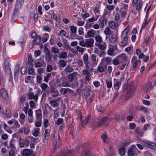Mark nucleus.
<instances>
[{
	"label": "nucleus",
	"mask_w": 156,
	"mask_h": 156,
	"mask_svg": "<svg viewBox=\"0 0 156 156\" xmlns=\"http://www.w3.org/2000/svg\"><path fill=\"white\" fill-rule=\"evenodd\" d=\"M115 119L119 122L121 120L123 119V117L122 116H121L119 115H118L116 116L115 117Z\"/></svg>",
	"instance_id": "bf43d9fd"
},
{
	"label": "nucleus",
	"mask_w": 156,
	"mask_h": 156,
	"mask_svg": "<svg viewBox=\"0 0 156 156\" xmlns=\"http://www.w3.org/2000/svg\"><path fill=\"white\" fill-rule=\"evenodd\" d=\"M142 142L144 143L145 146L152 149L154 148L156 146V145L155 144L149 141L144 140L142 141Z\"/></svg>",
	"instance_id": "9d476101"
},
{
	"label": "nucleus",
	"mask_w": 156,
	"mask_h": 156,
	"mask_svg": "<svg viewBox=\"0 0 156 156\" xmlns=\"http://www.w3.org/2000/svg\"><path fill=\"white\" fill-rule=\"evenodd\" d=\"M106 68V67L104 68L101 64H100L98 66L97 68V70L100 72H102L105 71Z\"/></svg>",
	"instance_id": "58836bf2"
},
{
	"label": "nucleus",
	"mask_w": 156,
	"mask_h": 156,
	"mask_svg": "<svg viewBox=\"0 0 156 156\" xmlns=\"http://www.w3.org/2000/svg\"><path fill=\"white\" fill-rule=\"evenodd\" d=\"M128 156H137V153L136 151L132 148L129 149L127 152Z\"/></svg>",
	"instance_id": "f3484780"
},
{
	"label": "nucleus",
	"mask_w": 156,
	"mask_h": 156,
	"mask_svg": "<svg viewBox=\"0 0 156 156\" xmlns=\"http://www.w3.org/2000/svg\"><path fill=\"white\" fill-rule=\"evenodd\" d=\"M73 69L69 65H67L64 69V71L66 72L70 73L73 71Z\"/></svg>",
	"instance_id": "c756f323"
},
{
	"label": "nucleus",
	"mask_w": 156,
	"mask_h": 156,
	"mask_svg": "<svg viewBox=\"0 0 156 156\" xmlns=\"http://www.w3.org/2000/svg\"><path fill=\"white\" fill-rule=\"evenodd\" d=\"M91 152L89 151L87 152H82V155L83 156H91Z\"/></svg>",
	"instance_id": "69168bd1"
},
{
	"label": "nucleus",
	"mask_w": 156,
	"mask_h": 156,
	"mask_svg": "<svg viewBox=\"0 0 156 156\" xmlns=\"http://www.w3.org/2000/svg\"><path fill=\"white\" fill-rule=\"evenodd\" d=\"M85 69L82 70V73L84 76L89 75L90 74V72L89 71V66H84Z\"/></svg>",
	"instance_id": "412c9836"
},
{
	"label": "nucleus",
	"mask_w": 156,
	"mask_h": 156,
	"mask_svg": "<svg viewBox=\"0 0 156 156\" xmlns=\"http://www.w3.org/2000/svg\"><path fill=\"white\" fill-rule=\"evenodd\" d=\"M19 143L20 147L23 148L25 146V141L22 139L20 138L19 139Z\"/></svg>",
	"instance_id": "37998d69"
},
{
	"label": "nucleus",
	"mask_w": 156,
	"mask_h": 156,
	"mask_svg": "<svg viewBox=\"0 0 156 156\" xmlns=\"http://www.w3.org/2000/svg\"><path fill=\"white\" fill-rule=\"evenodd\" d=\"M106 47V45L105 43L104 44H100L99 45V48L102 50H104L105 49Z\"/></svg>",
	"instance_id": "052dcab7"
},
{
	"label": "nucleus",
	"mask_w": 156,
	"mask_h": 156,
	"mask_svg": "<svg viewBox=\"0 0 156 156\" xmlns=\"http://www.w3.org/2000/svg\"><path fill=\"white\" fill-rule=\"evenodd\" d=\"M119 154L121 156L125 155L126 153V149L124 147L120 148L119 150Z\"/></svg>",
	"instance_id": "7c9ffc66"
},
{
	"label": "nucleus",
	"mask_w": 156,
	"mask_h": 156,
	"mask_svg": "<svg viewBox=\"0 0 156 156\" xmlns=\"http://www.w3.org/2000/svg\"><path fill=\"white\" fill-rule=\"evenodd\" d=\"M121 65L120 66V69L123 70L126 66H127L129 63L128 56L125 53H122L117 57Z\"/></svg>",
	"instance_id": "f03ea898"
},
{
	"label": "nucleus",
	"mask_w": 156,
	"mask_h": 156,
	"mask_svg": "<svg viewBox=\"0 0 156 156\" xmlns=\"http://www.w3.org/2000/svg\"><path fill=\"white\" fill-rule=\"evenodd\" d=\"M121 84V81H119L116 83L114 85V89L118 90Z\"/></svg>",
	"instance_id": "72a5a7b5"
},
{
	"label": "nucleus",
	"mask_w": 156,
	"mask_h": 156,
	"mask_svg": "<svg viewBox=\"0 0 156 156\" xmlns=\"http://www.w3.org/2000/svg\"><path fill=\"white\" fill-rule=\"evenodd\" d=\"M152 87L153 86L151 83H149L144 86V88L145 89V90L146 91H147L150 90Z\"/></svg>",
	"instance_id": "cd10ccee"
},
{
	"label": "nucleus",
	"mask_w": 156,
	"mask_h": 156,
	"mask_svg": "<svg viewBox=\"0 0 156 156\" xmlns=\"http://www.w3.org/2000/svg\"><path fill=\"white\" fill-rule=\"evenodd\" d=\"M30 18L37 19L38 17V14L37 12L35 11L31 12L30 13Z\"/></svg>",
	"instance_id": "393cba45"
},
{
	"label": "nucleus",
	"mask_w": 156,
	"mask_h": 156,
	"mask_svg": "<svg viewBox=\"0 0 156 156\" xmlns=\"http://www.w3.org/2000/svg\"><path fill=\"white\" fill-rule=\"evenodd\" d=\"M101 61L102 62H106L107 64H110L112 61V58L109 57H105L102 59Z\"/></svg>",
	"instance_id": "5701e85b"
},
{
	"label": "nucleus",
	"mask_w": 156,
	"mask_h": 156,
	"mask_svg": "<svg viewBox=\"0 0 156 156\" xmlns=\"http://www.w3.org/2000/svg\"><path fill=\"white\" fill-rule=\"evenodd\" d=\"M110 30V28L109 27H107L105 29L104 33L106 35H110L111 33V31Z\"/></svg>",
	"instance_id": "79ce46f5"
},
{
	"label": "nucleus",
	"mask_w": 156,
	"mask_h": 156,
	"mask_svg": "<svg viewBox=\"0 0 156 156\" xmlns=\"http://www.w3.org/2000/svg\"><path fill=\"white\" fill-rule=\"evenodd\" d=\"M44 63L43 57H41L37 60V62L35 64V67L36 68L40 67L42 66Z\"/></svg>",
	"instance_id": "9b49d317"
},
{
	"label": "nucleus",
	"mask_w": 156,
	"mask_h": 156,
	"mask_svg": "<svg viewBox=\"0 0 156 156\" xmlns=\"http://www.w3.org/2000/svg\"><path fill=\"white\" fill-rule=\"evenodd\" d=\"M43 124L44 128H47L48 125V121L47 119H45L43 122Z\"/></svg>",
	"instance_id": "e2e57ef3"
},
{
	"label": "nucleus",
	"mask_w": 156,
	"mask_h": 156,
	"mask_svg": "<svg viewBox=\"0 0 156 156\" xmlns=\"http://www.w3.org/2000/svg\"><path fill=\"white\" fill-rule=\"evenodd\" d=\"M109 26L112 29H114L115 27V23L113 21H111L109 23Z\"/></svg>",
	"instance_id": "680f3d73"
},
{
	"label": "nucleus",
	"mask_w": 156,
	"mask_h": 156,
	"mask_svg": "<svg viewBox=\"0 0 156 156\" xmlns=\"http://www.w3.org/2000/svg\"><path fill=\"white\" fill-rule=\"evenodd\" d=\"M95 31L91 29L88 30L87 32V35L89 37H94L95 34Z\"/></svg>",
	"instance_id": "c85d7f7f"
},
{
	"label": "nucleus",
	"mask_w": 156,
	"mask_h": 156,
	"mask_svg": "<svg viewBox=\"0 0 156 156\" xmlns=\"http://www.w3.org/2000/svg\"><path fill=\"white\" fill-rule=\"evenodd\" d=\"M94 40L92 38L86 39L85 41L83 40L80 41L79 45L83 47L87 48H91L94 46Z\"/></svg>",
	"instance_id": "7ed1b4c3"
},
{
	"label": "nucleus",
	"mask_w": 156,
	"mask_h": 156,
	"mask_svg": "<svg viewBox=\"0 0 156 156\" xmlns=\"http://www.w3.org/2000/svg\"><path fill=\"white\" fill-rule=\"evenodd\" d=\"M52 58V55L50 54H48L45 55V59L47 62H50L51 61Z\"/></svg>",
	"instance_id": "a19ab883"
},
{
	"label": "nucleus",
	"mask_w": 156,
	"mask_h": 156,
	"mask_svg": "<svg viewBox=\"0 0 156 156\" xmlns=\"http://www.w3.org/2000/svg\"><path fill=\"white\" fill-rule=\"evenodd\" d=\"M94 37L95 38L97 42L99 43H101L102 41V37H101L100 35L96 36L95 37Z\"/></svg>",
	"instance_id": "c9c22d12"
},
{
	"label": "nucleus",
	"mask_w": 156,
	"mask_h": 156,
	"mask_svg": "<svg viewBox=\"0 0 156 156\" xmlns=\"http://www.w3.org/2000/svg\"><path fill=\"white\" fill-rule=\"evenodd\" d=\"M39 129H38L34 131L33 133V135L34 136H38V134H39Z\"/></svg>",
	"instance_id": "774afa93"
},
{
	"label": "nucleus",
	"mask_w": 156,
	"mask_h": 156,
	"mask_svg": "<svg viewBox=\"0 0 156 156\" xmlns=\"http://www.w3.org/2000/svg\"><path fill=\"white\" fill-rule=\"evenodd\" d=\"M70 35L71 36H74L76 33L77 28L74 26H70Z\"/></svg>",
	"instance_id": "6ab92c4d"
},
{
	"label": "nucleus",
	"mask_w": 156,
	"mask_h": 156,
	"mask_svg": "<svg viewBox=\"0 0 156 156\" xmlns=\"http://www.w3.org/2000/svg\"><path fill=\"white\" fill-rule=\"evenodd\" d=\"M8 123L9 124H14V127L15 128H17L20 127V125L17 121L14 119L8 121Z\"/></svg>",
	"instance_id": "f8f14e48"
},
{
	"label": "nucleus",
	"mask_w": 156,
	"mask_h": 156,
	"mask_svg": "<svg viewBox=\"0 0 156 156\" xmlns=\"http://www.w3.org/2000/svg\"><path fill=\"white\" fill-rule=\"evenodd\" d=\"M76 48L77 50L80 52H82L84 51V48L79 46H77L76 47Z\"/></svg>",
	"instance_id": "0e129e2a"
},
{
	"label": "nucleus",
	"mask_w": 156,
	"mask_h": 156,
	"mask_svg": "<svg viewBox=\"0 0 156 156\" xmlns=\"http://www.w3.org/2000/svg\"><path fill=\"white\" fill-rule=\"evenodd\" d=\"M26 97L24 95H22L21 96L20 100V104H23L26 100Z\"/></svg>",
	"instance_id": "49530a36"
},
{
	"label": "nucleus",
	"mask_w": 156,
	"mask_h": 156,
	"mask_svg": "<svg viewBox=\"0 0 156 156\" xmlns=\"http://www.w3.org/2000/svg\"><path fill=\"white\" fill-rule=\"evenodd\" d=\"M40 86L42 90L43 91H44L45 89L48 86L45 83H42L41 84Z\"/></svg>",
	"instance_id": "603ef678"
},
{
	"label": "nucleus",
	"mask_w": 156,
	"mask_h": 156,
	"mask_svg": "<svg viewBox=\"0 0 156 156\" xmlns=\"http://www.w3.org/2000/svg\"><path fill=\"white\" fill-rule=\"evenodd\" d=\"M36 116L37 120H41L42 119V112L41 110L38 109L36 111Z\"/></svg>",
	"instance_id": "a211bd4d"
},
{
	"label": "nucleus",
	"mask_w": 156,
	"mask_h": 156,
	"mask_svg": "<svg viewBox=\"0 0 156 156\" xmlns=\"http://www.w3.org/2000/svg\"><path fill=\"white\" fill-rule=\"evenodd\" d=\"M83 60L85 66H89L90 62L89 61V57L88 54H85L83 56Z\"/></svg>",
	"instance_id": "aec40b11"
},
{
	"label": "nucleus",
	"mask_w": 156,
	"mask_h": 156,
	"mask_svg": "<svg viewBox=\"0 0 156 156\" xmlns=\"http://www.w3.org/2000/svg\"><path fill=\"white\" fill-rule=\"evenodd\" d=\"M46 70L48 72H50L51 71L52 69V67L50 65H48L47 66Z\"/></svg>",
	"instance_id": "338daca9"
},
{
	"label": "nucleus",
	"mask_w": 156,
	"mask_h": 156,
	"mask_svg": "<svg viewBox=\"0 0 156 156\" xmlns=\"http://www.w3.org/2000/svg\"><path fill=\"white\" fill-rule=\"evenodd\" d=\"M78 67H83V61L81 59H78L76 62Z\"/></svg>",
	"instance_id": "c03bdc74"
},
{
	"label": "nucleus",
	"mask_w": 156,
	"mask_h": 156,
	"mask_svg": "<svg viewBox=\"0 0 156 156\" xmlns=\"http://www.w3.org/2000/svg\"><path fill=\"white\" fill-rule=\"evenodd\" d=\"M90 89L88 88L85 89L84 91V95L86 96H88L90 94Z\"/></svg>",
	"instance_id": "a18cd8bd"
},
{
	"label": "nucleus",
	"mask_w": 156,
	"mask_h": 156,
	"mask_svg": "<svg viewBox=\"0 0 156 156\" xmlns=\"http://www.w3.org/2000/svg\"><path fill=\"white\" fill-rule=\"evenodd\" d=\"M41 80H42V78H41V75L38 74L37 76V82L38 83L40 84L41 83Z\"/></svg>",
	"instance_id": "de8ad7c7"
},
{
	"label": "nucleus",
	"mask_w": 156,
	"mask_h": 156,
	"mask_svg": "<svg viewBox=\"0 0 156 156\" xmlns=\"http://www.w3.org/2000/svg\"><path fill=\"white\" fill-rule=\"evenodd\" d=\"M41 37L39 35H37L33 41L34 44H39L41 41Z\"/></svg>",
	"instance_id": "b1692460"
},
{
	"label": "nucleus",
	"mask_w": 156,
	"mask_h": 156,
	"mask_svg": "<svg viewBox=\"0 0 156 156\" xmlns=\"http://www.w3.org/2000/svg\"><path fill=\"white\" fill-rule=\"evenodd\" d=\"M116 36L115 34H112L109 37V42L111 43H114L116 40Z\"/></svg>",
	"instance_id": "bb28decb"
},
{
	"label": "nucleus",
	"mask_w": 156,
	"mask_h": 156,
	"mask_svg": "<svg viewBox=\"0 0 156 156\" xmlns=\"http://www.w3.org/2000/svg\"><path fill=\"white\" fill-rule=\"evenodd\" d=\"M71 90L69 88H61L60 90V92L62 94H66L67 92Z\"/></svg>",
	"instance_id": "4c0bfd02"
},
{
	"label": "nucleus",
	"mask_w": 156,
	"mask_h": 156,
	"mask_svg": "<svg viewBox=\"0 0 156 156\" xmlns=\"http://www.w3.org/2000/svg\"><path fill=\"white\" fill-rule=\"evenodd\" d=\"M53 146L54 148L56 147L58 141L59 140L60 136L58 133L55 132L52 134Z\"/></svg>",
	"instance_id": "423d86ee"
},
{
	"label": "nucleus",
	"mask_w": 156,
	"mask_h": 156,
	"mask_svg": "<svg viewBox=\"0 0 156 156\" xmlns=\"http://www.w3.org/2000/svg\"><path fill=\"white\" fill-rule=\"evenodd\" d=\"M105 83L107 85V87L108 88H110L112 86V83L111 81H108L107 80H106L105 81Z\"/></svg>",
	"instance_id": "4d7b16f0"
},
{
	"label": "nucleus",
	"mask_w": 156,
	"mask_h": 156,
	"mask_svg": "<svg viewBox=\"0 0 156 156\" xmlns=\"http://www.w3.org/2000/svg\"><path fill=\"white\" fill-rule=\"evenodd\" d=\"M42 120H39L35 123V126L37 127H40L41 125Z\"/></svg>",
	"instance_id": "3c124183"
},
{
	"label": "nucleus",
	"mask_w": 156,
	"mask_h": 156,
	"mask_svg": "<svg viewBox=\"0 0 156 156\" xmlns=\"http://www.w3.org/2000/svg\"><path fill=\"white\" fill-rule=\"evenodd\" d=\"M135 90V87L132 83H129L127 88V94L128 97H132Z\"/></svg>",
	"instance_id": "39448f33"
},
{
	"label": "nucleus",
	"mask_w": 156,
	"mask_h": 156,
	"mask_svg": "<svg viewBox=\"0 0 156 156\" xmlns=\"http://www.w3.org/2000/svg\"><path fill=\"white\" fill-rule=\"evenodd\" d=\"M18 9H20L19 8H17L16 7V5H15V9L14 12L13 13V16H19L20 14L19 11Z\"/></svg>",
	"instance_id": "e433bc0d"
},
{
	"label": "nucleus",
	"mask_w": 156,
	"mask_h": 156,
	"mask_svg": "<svg viewBox=\"0 0 156 156\" xmlns=\"http://www.w3.org/2000/svg\"><path fill=\"white\" fill-rule=\"evenodd\" d=\"M44 138H45L46 139H48L50 135V133L49 132H48V129H46L45 130L44 133Z\"/></svg>",
	"instance_id": "864d4df0"
},
{
	"label": "nucleus",
	"mask_w": 156,
	"mask_h": 156,
	"mask_svg": "<svg viewBox=\"0 0 156 156\" xmlns=\"http://www.w3.org/2000/svg\"><path fill=\"white\" fill-rule=\"evenodd\" d=\"M99 25L101 28H103L107 24V20L104 16L101 17L99 20Z\"/></svg>",
	"instance_id": "1a4fd4ad"
},
{
	"label": "nucleus",
	"mask_w": 156,
	"mask_h": 156,
	"mask_svg": "<svg viewBox=\"0 0 156 156\" xmlns=\"http://www.w3.org/2000/svg\"><path fill=\"white\" fill-rule=\"evenodd\" d=\"M5 114L6 116L8 117H10L11 115V114L10 110L9 109L7 108L6 110Z\"/></svg>",
	"instance_id": "8fccbe9b"
},
{
	"label": "nucleus",
	"mask_w": 156,
	"mask_h": 156,
	"mask_svg": "<svg viewBox=\"0 0 156 156\" xmlns=\"http://www.w3.org/2000/svg\"><path fill=\"white\" fill-rule=\"evenodd\" d=\"M21 155L23 156H35V153L33 150L26 149L23 150Z\"/></svg>",
	"instance_id": "0eeeda50"
},
{
	"label": "nucleus",
	"mask_w": 156,
	"mask_h": 156,
	"mask_svg": "<svg viewBox=\"0 0 156 156\" xmlns=\"http://www.w3.org/2000/svg\"><path fill=\"white\" fill-rule=\"evenodd\" d=\"M140 63V60H137V61H136L133 62H132V65L130 69L133 71L135 72L136 69L138 68V65Z\"/></svg>",
	"instance_id": "6e6552de"
},
{
	"label": "nucleus",
	"mask_w": 156,
	"mask_h": 156,
	"mask_svg": "<svg viewBox=\"0 0 156 156\" xmlns=\"http://www.w3.org/2000/svg\"><path fill=\"white\" fill-rule=\"evenodd\" d=\"M67 53L66 52H63L59 54L58 56L59 59H65L67 57Z\"/></svg>",
	"instance_id": "a878e982"
},
{
	"label": "nucleus",
	"mask_w": 156,
	"mask_h": 156,
	"mask_svg": "<svg viewBox=\"0 0 156 156\" xmlns=\"http://www.w3.org/2000/svg\"><path fill=\"white\" fill-rule=\"evenodd\" d=\"M27 71V69L25 67H22L21 69V73L22 74H25Z\"/></svg>",
	"instance_id": "6e6d98bb"
},
{
	"label": "nucleus",
	"mask_w": 156,
	"mask_h": 156,
	"mask_svg": "<svg viewBox=\"0 0 156 156\" xmlns=\"http://www.w3.org/2000/svg\"><path fill=\"white\" fill-rule=\"evenodd\" d=\"M143 5V2L141 0H140L138 3L137 4L136 9V10L139 11L142 7Z\"/></svg>",
	"instance_id": "2f4dec72"
},
{
	"label": "nucleus",
	"mask_w": 156,
	"mask_h": 156,
	"mask_svg": "<svg viewBox=\"0 0 156 156\" xmlns=\"http://www.w3.org/2000/svg\"><path fill=\"white\" fill-rule=\"evenodd\" d=\"M24 0H16V7L20 9H21L23 5Z\"/></svg>",
	"instance_id": "4be33fe9"
},
{
	"label": "nucleus",
	"mask_w": 156,
	"mask_h": 156,
	"mask_svg": "<svg viewBox=\"0 0 156 156\" xmlns=\"http://www.w3.org/2000/svg\"><path fill=\"white\" fill-rule=\"evenodd\" d=\"M0 93L2 97L5 99H8L9 98L7 93L6 90L3 88H2L0 91Z\"/></svg>",
	"instance_id": "dca6fc26"
},
{
	"label": "nucleus",
	"mask_w": 156,
	"mask_h": 156,
	"mask_svg": "<svg viewBox=\"0 0 156 156\" xmlns=\"http://www.w3.org/2000/svg\"><path fill=\"white\" fill-rule=\"evenodd\" d=\"M27 119L28 122L29 123L33 122L34 119L33 116H28Z\"/></svg>",
	"instance_id": "13d9d810"
},
{
	"label": "nucleus",
	"mask_w": 156,
	"mask_h": 156,
	"mask_svg": "<svg viewBox=\"0 0 156 156\" xmlns=\"http://www.w3.org/2000/svg\"><path fill=\"white\" fill-rule=\"evenodd\" d=\"M28 73L29 74H31L33 75H35V73L34 72V69L32 67H30L28 68Z\"/></svg>",
	"instance_id": "09e8293b"
},
{
	"label": "nucleus",
	"mask_w": 156,
	"mask_h": 156,
	"mask_svg": "<svg viewBox=\"0 0 156 156\" xmlns=\"http://www.w3.org/2000/svg\"><path fill=\"white\" fill-rule=\"evenodd\" d=\"M59 65L62 67H65L66 65V63L64 60H60L59 61Z\"/></svg>",
	"instance_id": "ea45409f"
},
{
	"label": "nucleus",
	"mask_w": 156,
	"mask_h": 156,
	"mask_svg": "<svg viewBox=\"0 0 156 156\" xmlns=\"http://www.w3.org/2000/svg\"><path fill=\"white\" fill-rule=\"evenodd\" d=\"M28 98L30 99H34L37 101L38 99V94H36L34 95L33 93H30L28 94Z\"/></svg>",
	"instance_id": "4468645a"
},
{
	"label": "nucleus",
	"mask_w": 156,
	"mask_h": 156,
	"mask_svg": "<svg viewBox=\"0 0 156 156\" xmlns=\"http://www.w3.org/2000/svg\"><path fill=\"white\" fill-rule=\"evenodd\" d=\"M50 104L54 108L58 107L59 104L57 103L55 100H52L50 101Z\"/></svg>",
	"instance_id": "f704fd0d"
},
{
	"label": "nucleus",
	"mask_w": 156,
	"mask_h": 156,
	"mask_svg": "<svg viewBox=\"0 0 156 156\" xmlns=\"http://www.w3.org/2000/svg\"><path fill=\"white\" fill-rule=\"evenodd\" d=\"M79 75L77 72H73L70 74L68 76L69 81L70 82L72 81L74 79H76Z\"/></svg>",
	"instance_id": "ddd939ff"
},
{
	"label": "nucleus",
	"mask_w": 156,
	"mask_h": 156,
	"mask_svg": "<svg viewBox=\"0 0 156 156\" xmlns=\"http://www.w3.org/2000/svg\"><path fill=\"white\" fill-rule=\"evenodd\" d=\"M90 58L91 60L93 62V63L92 64V67H94L97 64V62L96 61V55L94 54H92L90 55Z\"/></svg>",
	"instance_id": "2eb2a0df"
},
{
	"label": "nucleus",
	"mask_w": 156,
	"mask_h": 156,
	"mask_svg": "<svg viewBox=\"0 0 156 156\" xmlns=\"http://www.w3.org/2000/svg\"><path fill=\"white\" fill-rule=\"evenodd\" d=\"M61 80L62 87H66L69 86V84L68 82L65 80L64 78H62Z\"/></svg>",
	"instance_id": "473e14b6"
},
{
	"label": "nucleus",
	"mask_w": 156,
	"mask_h": 156,
	"mask_svg": "<svg viewBox=\"0 0 156 156\" xmlns=\"http://www.w3.org/2000/svg\"><path fill=\"white\" fill-rule=\"evenodd\" d=\"M13 140H11L9 142V147L11 148H15V146L14 144Z\"/></svg>",
	"instance_id": "5fc2aeb1"
},
{
	"label": "nucleus",
	"mask_w": 156,
	"mask_h": 156,
	"mask_svg": "<svg viewBox=\"0 0 156 156\" xmlns=\"http://www.w3.org/2000/svg\"><path fill=\"white\" fill-rule=\"evenodd\" d=\"M129 29L130 27L128 25L122 33L120 36L121 40L119 43V44L121 47H124L126 45L128 41V33Z\"/></svg>",
	"instance_id": "f257e3e1"
},
{
	"label": "nucleus",
	"mask_w": 156,
	"mask_h": 156,
	"mask_svg": "<svg viewBox=\"0 0 156 156\" xmlns=\"http://www.w3.org/2000/svg\"><path fill=\"white\" fill-rule=\"evenodd\" d=\"M109 122V120L108 117L106 116L100 117L97 122V126L100 127L101 126L108 124Z\"/></svg>",
	"instance_id": "20e7f679"
}]
</instances>
